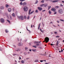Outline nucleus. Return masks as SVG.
Returning a JSON list of instances; mask_svg holds the SVG:
<instances>
[{
  "mask_svg": "<svg viewBox=\"0 0 64 64\" xmlns=\"http://www.w3.org/2000/svg\"><path fill=\"white\" fill-rule=\"evenodd\" d=\"M50 1V0H44V1Z\"/></svg>",
  "mask_w": 64,
  "mask_h": 64,
  "instance_id": "obj_39",
  "label": "nucleus"
},
{
  "mask_svg": "<svg viewBox=\"0 0 64 64\" xmlns=\"http://www.w3.org/2000/svg\"><path fill=\"white\" fill-rule=\"evenodd\" d=\"M48 8H50L51 7V6H48Z\"/></svg>",
  "mask_w": 64,
  "mask_h": 64,
  "instance_id": "obj_40",
  "label": "nucleus"
},
{
  "mask_svg": "<svg viewBox=\"0 0 64 64\" xmlns=\"http://www.w3.org/2000/svg\"><path fill=\"white\" fill-rule=\"evenodd\" d=\"M12 16L13 17H15V14L14 13H13L12 14Z\"/></svg>",
  "mask_w": 64,
  "mask_h": 64,
  "instance_id": "obj_18",
  "label": "nucleus"
},
{
  "mask_svg": "<svg viewBox=\"0 0 64 64\" xmlns=\"http://www.w3.org/2000/svg\"><path fill=\"white\" fill-rule=\"evenodd\" d=\"M55 49L56 50H57V49L56 48H55Z\"/></svg>",
  "mask_w": 64,
  "mask_h": 64,
  "instance_id": "obj_61",
  "label": "nucleus"
},
{
  "mask_svg": "<svg viewBox=\"0 0 64 64\" xmlns=\"http://www.w3.org/2000/svg\"><path fill=\"white\" fill-rule=\"evenodd\" d=\"M21 62L22 63H23V64H24V61L22 60L21 61Z\"/></svg>",
  "mask_w": 64,
  "mask_h": 64,
  "instance_id": "obj_25",
  "label": "nucleus"
},
{
  "mask_svg": "<svg viewBox=\"0 0 64 64\" xmlns=\"http://www.w3.org/2000/svg\"><path fill=\"white\" fill-rule=\"evenodd\" d=\"M5 31L6 33H8V30L7 29L5 30Z\"/></svg>",
  "mask_w": 64,
  "mask_h": 64,
  "instance_id": "obj_21",
  "label": "nucleus"
},
{
  "mask_svg": "<svg viewBox=\"0 0 64 64\" xmlns=\"http://www.w3.org/2000/svg\"><path fill=\"white\" fill-rule=\"evenodd\" d=\"M38 10H39V11H41V10H42V8H38Z\"/></svg>",
  "mask_w": 64,
  "mask_h": 64,
  "instance_id": "obj_22",
  "label": "nucleus"
},
{
  "mask_svg": "<svg viewBox=\"0 0 64 64\" xmlns=\"http://www.w3.org/2000/svg\"><path fill=\"white\" fill-rule=\"evenodd\" d=\"M26 28L27 30L28 31H29V33H30L31 32V31H30V30H28V28H27V26L26 27Z\"/></svg>",
  "mask_w": 64,
  "mask_h": 64,
  "instance_id": "obj_13",
  "label": "nucleus"
},
{
  "mask_svg": "<svg viewBox=\"0 0 64 64\" xmlns=\"http://www.w3.org/2000/svg\"><path fill=\"white\" fill-rule=\"evenodd\" d=\"M8 11L9 12H11V11H12V9L11 8H8Z\"/></svg>",
  "mask_w": 64,
  "mask_h": 64,
  "instance_id": "obj_11",
  "label": "nucleus"
},
{
  "mask_svg": "<svg viewBox=\"0 0 64 64\" xmlns=\"http://www.w3.org/2000/svg\"><path fill=\"white\" fill-rule=\"evenodd\" d=\"M20 5H22V4H22V2H20Z\"/></svg>",
  "mask_w": 64,
  "mask_h": 64,
  "instance_id": "obj_28",
  "label": "nucleus"
},
{
  "mask_svg": "<svg viewBox=\"0 0 64 64\" xmlns=\"http://www.w3.org/2000/svg\"><path fill=\"white\" fill-rule=\"evenodd\" d=\"M26 60H28V59H29V58H26Z\"/></svg>",
  "mask_w": 64,
  "mask_h": 64,
  "instance_id": "obj_58",
  "label": "nucleus"
},
{
  "mask_svg": "<svg viewBox=\"0 0 64 64\" xmlns=\"http://www.w3.org/2000/svg\"><path fill=\"white\" fill-rule=\"evenodd\" d=\"M58 12L60 14L63 13V10L61 9H59L58 10Z\"/></svg>",
  "mask_w": 64,
  "mask_h": 64,
  "instance_id": "obj_5",
  "label": "nucleus"
},
{
  "mask_svg": "<svg viewBox=\"0 0 64 64\" xmlns=\"http://www.w3.org/2000/svg\"><path fill=\"white\" fill-rule=\"evenodd\" d=\"M7 21H8V22H9V23H10V21H9V20H7Z\"/></svg>",
  "mask_w": 64,
  "mask_h": 64,
  "instance_id": "obj_26",
  "label": "nucleus"
},
{
  "mask_svg": "<svg viewBox=\"0 0 64 64\" xmlns=\"http://www.w3.org/2000/svg\"><path fill=\"white\" fill-rule=\"evenodd\" d=\"M58 42H59L58 41L56 43V45H58Z\"/></svg>",
  "mask_w": 64,
  "mask_h": 64,
  "instance_id": "obj_30",
  "label": "nucleus"
},
{
  "mask_svg": "<svg viewBox=\"0 0 64 64\" xmlns=\"http://www.w3.org/2000/svg\"><path fill=\"white\" fill-rule=\"evenodd\" d=\"M40 62H43V61L42 60H40Z\"/></svg>",
  "mask_w": 64,
  "mask_h": 64,
  "instance_id": "obj_53",
  "label": "nucleus"
},
{
  "mask_svg": "<svg viewBox=\"0 0 64 64\" xmlns=\"http://www.w3.org/2000/svg\"><path fill=\"white\" fill-rule=\"evenodd\" d=\"M40 25H41V24L40 23L39 24V25H38V30H39V28H40Z\"/></svg>",
  "mask_w": 64,
  "mask_h": 64,
  "instance_id": "obj_14",
  "label": "nucleus"
},
{
  "mask_svg": "<svg viewBox=\"0 0 64 64\" xmlns=\"http://www.w3.org/2000/svg\"><path fill=\"white\" fill-rule=\"evenodd\" d=\"M55 8H59L58 6H56L55 7Z\"/></svg>",
  "mask_w": 64,
  "mask_h": 64,
  "instance_id": "obj_33",
  "label": "nucleus"
},
{
  "mask_svg": "<svg viewBox=\"0 0 64 64\" xmlns=\"http://www.w3.org/2000/svg\"><path fill=\"white\" fill-rule=\"evenodd\" d=\"M19 60H21V58L20 56L19 57Z\"/></svg>",
  "mask_w": 64,
  "mask_h": 64,
  "instance_id": "obj_38",
  "label": "nucleus"
},
{
  "mask_svg": "<svg viewBox=\"0 0 64 64\" xmlns=\"http://www.w3.org/2000/svg\"><path fill=\"white\" fill-rule=\"evenodd\" d=\"M54 34H57V32H54Z\"/></svg>",
  "mask_w": 64,
  "mask_h": 64,
  "instance_id": "obj_32",
  "label": "nucleus"
},
{
  "mask_svg": "<svg viewBox=\"0 0 64 64\" xmlns=\"http://www.w3.org/2000/svg\"><path fill=\"white\" fill-rule=\"evenodd\" d=\"M44 0H42L41 1V2L42 3H44Z\"/></svg>",
  "mask_w": 64,
  "mask_h": 64,
  "instance_id": "obj_37",
  "label": "nucleus"
},
{
  "mask_svg": "<svg viewBox=\"0 0 64 64\" xmlns=\"http://www.w3.org/2000/svg\"><path fill=\"white\" fill-rule=\"evenodd\" d=\"M31 9H30L29 10V11H28L29 15H30V14H32V13H33V12H34V11H33L30 12H31Z\"/></svg>",
  "mask_w": 64,
  "mask_h": 64,
  "instance_id": "obj_4",
  "label": "nucleus"
},
{
  "mask_svg": "<svg viewBox=\"0 0 64 64\" xmlns=\"http://www.w3.org/2000/svg\"><path fill=\"white\" fill-rule=\"evenodd\" d=\"M0 51H2V50L0 48Z\"/></svg>",
  "mask_w": 64,
  "mask_h": 64,
  "instance_id": "obj_57",
  "label": "nucleus"
},
{
  "mask_svg": "<svg viewBox=\"0 0 64 64\" xmlns=\"http://www.w3.org/2000/svg\"><path fill=\"white\" fill-rule=\"evenodd\" d=\"M32 51H33L34 52H35V51H36V50H35L34 49H32Z\"/></svg>",
  "mask_w": 64,
  "mask_h": 64,
  "instance_id": "obj_31",
  "label": "nucleus"
},
{
  "mask_svg": "<svg viewBox=\"0 0 64 64\" xmlns=\"http://www.w3.org/2000/svg\"><path fill=\"white\" fill-rule=\"evenodd\" d=\"M60 21H62V22H64V20L62 19H60Z\"/></svg>",
  "mask_w": 64,
  "mask_h": 64,
  "instance_id": "obj_36",
  "label": "nucleus"
},
{
  "mask_svg": "<svg viewBox=\"0 0 64 64\" xmlns=\"http://www.w3.org/2000/svg\"><path fill=\"white\" fill-rule=\"evenodd\" d=\"M10 19H11V20L12 19V16H10Z\"/></svg>",
  "mask_w": 64,
  "mask_h": 64,
  "instance_id": "obj_34",
  "label": "nucleus"
},
{
  "mask_svg": "<svg viewBox=\"0 0 64 64\" xmlns=\"http://www.w3.org/2000/svg\"><path fill=\"white\" fill-rule=\"evenodd\" d=\"M53 44H50V45H51V46H52V45L53 46Z\"/></svg>",
  "mask_w": 64,
  "mask_h": 64,
  "instance_id": "obj_52",
  "label": "nucleus"
},
{
  "mask_svg": "<svg viewBox=\"0 0 64 64\" xmlns=\"http://www.w3.org/2000/svg\"><path fill=\"white\" fill-rule=\"evenodd\" d=\"M1 8H4V7L2 6L1 7Z\"/></svg>",
  "mask_w": 64,
  "mask_h": 64,
  "instance_id": "obj_56",
  "label": "nucleus"
},
{
  "mask_svg": "<svg viewBox=\"0 0 64 64\" xmlns=\"http://www.w3.org/2000/svg\"><path fill=\"white\" fill-rule=\"evenodd\" d=\"M30 18V16H28L27 18H28V19H29V18Z\"/></svg>",
  "mask_w": 64,
  "mask_h": 64,
  "instance_id": "obj_41",
  "label": "nucleus"
},
{
  "mask_svg": "<svg viewBox=\"0 0 64 64\" xmlns=\"http://www.w3.org/2000/svg\"><path fill=\"white\" fill-rule=\"evenodd\" d=\"M28 48H25V50H27V49H28Z\"/></svg>",
  "mask_w": 64,
  "mask_h": 64,
  "instance_id": "obj_49",
  "label": "nucleus"
},
{
  "mask_svg": "<svg viewBox=\"0 0 64 64\" xmlns=\"http://www.w3.org/2000/svg\"><path fill=\"white\" fill-rule=\"evenodd\" d=\"M51 11H53L54 12V14H56L57 12H56V10L55 8H52L51 10Z\"/></svg>",
  "mask_w": 64,
  "mask_h": 64,
  "instance_id": "obj_2",
  "label": "nucleus"
},
{
  "mask_svg": "<svg viewBox=\"0 0 64 64\" xmlns=\"http://www.w3.org/2000/svg\"><path fill=\"white\" fill-rule=\"evenodd\" d=\"M60 37V36H56V38H57V37Z\"/></svg>",
  "mask_w": 64,
  "mask_h": 64,
  "instance_id": "obj_45",
  "label": "nucleus"
},
{
  "mask_svg": "<svg viewBox=\"0 0 64 64\" xmlns=\"http://www.w3.org/2000/svg\"><path fill=\"white\" fill-rule=\"evenodd\" d=\"M33 47H34V48H36V46H33Z\"/></svg>",
  "mask_w": 64,
  "mask_h": 64,
  "instance_id": "obj_44",
  "label": "nucleus"
},
{
  "mask_svg": "<svg viewBox=\"0 0 64 64\" xmlns=\"http://www.w3.org/2000/svg\"><path fill=\"white\" fill-rule=\"evenodd\" d=\"M38 48H40V49H42V48L41 47H38Z\"/></svg>",
  "mask_w": 64,
  "mask_h": 64,
  "instance_id": "obj_46",
  "label": "nucleus"
},
{
  "mask_svg": "<svg viewBox=\"0 0 64 64\" xmlns=\"http://www.w3.org/2000/svg\"><path fill=\"white\" fill-rule=\"evenodd\" d=\"M48 6V4H44V7H46Z\"/></svg>",
  "mask_w": 64,
  "mask_h": 64,
  "instance_id": "obj_7",
  "label": "nucleus"
},
{
  "mask_svg": "<svg viewBox=\"0 0 64 64\" xmlns=\"http://www.w3.org/2000/svg\"><path fill=\"white\" fill-rule=\"evenodd\" d=\"M6 8H8V7H9V6L8 5V4H6Z\"/></svg>",
  "mask_w": 64,
  "mask_h": 64,
  "instance_id": "obj_16",
  "label": "nucleus"
},
{
  "mask_svg": "<svg viewBox=\"0 0 64 64\" xmlns=\"http://www.w3.org/2000/svg\"><path fill=\"white\" fill-rule=\"evenodd\" d=\"M18 46H22L23 45V44L21 42L19 43L18 44Z\"/></svg>",
  "mask_w": 64,
  "mask_h": 64,
  "instance_id": "obj_10",
  "label": "nucleus"
},
{
  "mask_svg": "<svg viewBox=\"0 0 64 64\" xmlns=\"http://www.w3.org/2000/svg\"><path fill=\"white\" fill-rule=\"evenodd\" d=\"M60 6H62V7L63 6V5H62V4H60Z\"/></svg>",
  "mask_w": 64,
  "mask_h": 64,
  "instance_id": "obj_48",
  "label": "nucleus"
},
{
  "mask_svg": "<svg viewBox=\"0 0 64 64\" xmlns=\"http://www.w3.org/2000/svg\"><path fill=\"white\" fill-rule=\"evenodd\" d=\"M56 22H58V23H59V21H56Z\"/></svg>",
  "mask_w": 64,
  "mask_h": 64,
  "instance_id": "obj_51",
  "label": "nucleus"
},
{
  "mask_svg": "<svg viewBox=\"0 0 64 64\" xmlns=\"http://www.w3.org/2000/svg\"><path fill=\"white\" fill-rule=\"evenodd\" d=\"M61 40L60 38L58 39V40Z\"/></svg>",
  "mask_w": 64,
  "mask_h": 64,
  "instance_id": "obj_59",
  "label": "nucleus"
},
{
  "mask_svg": "<svg viewBox=\"0 0 64 64\" xmlns=\"http://www.w3.org/2000/svg\"><path fill=\"white\" fill-rule=\"evenodd\" d=\"M24 11H27L28 10V8H24Z\"/></svg>",
  "mask_w": 64,
  "mask_h": 64,
  "instance_id": "obj_12",
  "label": "nucleus"
},
{
  "mask_svg": "<svg viewBox=\"0 0 64 64\" xmlns=\"http://www.w3.org/2000/svg\"><path fill=\"white\" fill-rule=\"evenodd\" d=\"M63 50H62H62H61V52H63Z\"/></svg>",
  "mask_w": 64,
  "mask_h": 64,
  "instance_id": "obj_54",
  "label": "nucleus"
},
{
  "mask_svg": "<svg viewBox=\"0 0 64 64\" xmlns=\"http://www.w3.org/2000/svg\"><path fill=\"white\" fill-rule=\"evenodd\" d=\"M31 28H32V27H33V26H32V25H31Z\"/></svg>",
  "mask_w": 64,
  "mask_h": 64,
  "instance_id": "obj_60",
  "label": "nucleus"
},
{
  "mask_svg": "<svg viewBox=\"0 0 64 64\" xmlns=\"http://www.w3.org/2000/svg\"><path fill=\"white\" fill-rule=\"evenodd\" d=\"M38 60L37 59H36L35 60V61L34 62H38Z\"/></svg>",
  "mask_w": 64,
  "mask_h": 64,
  "instance_id": "obj_23",
  "label": "nucleus"
},
{
  "mask_svg": "<svg viewBox=\"0 0 64 64\" xmlns=\"http://www.w3.org/2000/svg\"><path fill=\"white\" fill-rule=\"evenodd\" d=\"M36 13H38V11L37 10H36Z\"/></svg>",
  "mask_w": 64,
  "mask_h": 64,
  "instance_id": "obj_27",
  "label": "nucleus"
},
{
  "mask_svg": "<svg viewBox=\"0 0 64 64\" xmlns=\"http://www.w3.org/2000/svg\"><path fill=\"white\" fill-rule=\"evenodd\" d=\"M38 0H36L35 2V4H37L38 3Z\"/></svg>",
  "mask_w": 64,
  "mask_h": 64,
  "instance_id": "obj_15",
  "label": "nucleus"
},
{
  "mask_svg": "<svg viewBox=\"0 0 64 64\" xmlns=\"http://www.w3.org/2000/svg\"><path fill=\"white\" fill-rule=\"evenodd\" d=\"M59 0H53L52 1V2H53V3H54V2H58V1H59Z\"/></svg>",
  "mask_w": 64,
  "mask_h": 64,
  "instance_id": "obj_9",
  "label": "nucleus"
},
{
  "mask_svg": "<svg viewBox=\"0 0 64 64\" xmlns=\"http://www.w3.org/2000/svg\"><path fill=\"white\" fill-rule=\"evenodd\" d=\"M27 5V3L26 2H24L22 4V5L23 6H26Z\"/></svg>",
  "mask_w": 64,
  "mask_h": 64,
  "instance_id": "obj_8",
  "label": "nucleus"
},
{
  "mask_svg": "<svg viewBox=\"0 0 64 64\" xmlns=\"http://www.w3.org/2000/svg\"><path fill=\"white\" fill-rule=\"evenodd\" d=\"M39 45V44L38 43H37L36 44V46H38Z\"/></svg>",
  "mask_w": 64,
  "mask_h": 64,
  "instance_id": "obj_24",
  "label": "nucleus"
},
{
  "mask_svg": "<svg viewBox=\"0 0 64 64\" xmlns=\"http://www.w3.org/2000/svg\"><path fill=\"white\" fill-rule=\"evenodd\" d=\"M46 53H45L44 54V55L46 56Z\"/></svg>",
  "mask_w": 64,
  "mask_h": 64,
  "instance_id": "obj_50",
  "label": "nucleus"
},
{
  "mask_svg": "<svg viewBox=\"0 0 64 64\" xmlns=\"http://www.w3.org/2000/svg\"><path fill=\"white\" fill-rule=\"evenodd\" d=\"M0 21L1 23H4V19L3 18H1L0 19Z\"/></svg>",
  "mask_w": 64,
  "mask_h": 64,
  "instance_id": "obj_6",
  "label": "nucleus"
},
{
  "mask_svg": "<svg viewBox=\"0 0 64 64\" xmlns=\"http://www.w3.org/2000/svg\"><path fill=\"white\" fill-rule=\"evenodd\" d=\"M45 11H46V10H42V12H44Z\"/></svg>",
  "mask_w": 64,
  "mask_h": 64,
  "instance_id": "obj_47",
  "label": "nucleus"
},
{
  "mask_svg": "<svg viewBox=\"0 0 64 64\" xmlns=\"http://www.w3.org/2000/svg\"><path fill=\"white\" fill-rule=\"evenodd\" d=\"M24 18L25 19L26 18V16H24Z\"/></svg>",
  "mask_w": 64,
  "mask_h": 64,
  "instance_id": "obj_35",
  "label": "nucleus"
},
{
  "mask_svg": "<svg viewBox=\"0 0 64 64\" xmlns=\"http://www.w3.org/2000/svg\"><path fill=\"white\" fill-rule=\"evenodd\" d=\"M17 51H19V50H16Z\"/></svg>",
  "mask_w": 64,
  "mask_h": 64,
  "instance_id": "obj_63",
  "label": "nucleus"
},
{
  "mask_svg": "<svg viewBox=\"0 0 64 64\" xmlns=\"http://www.w3.org/2000/svg\"><path fill=\"white\" fill-rule=\"evenodd\" d=\"M43 6H44V4H41L40 5V7H42Z\"/></svg>",
  "mask_w": 64,
  "mask_h": 64,
  "instance_id": "obj_20",
  "label": "nucleus"
},
{
  "mask_svg": "<svg viewBox=\"0 0 64 64\" xmlns=\"http://www.w3.org/2000/svg\"><path fill=\"white\" fill-rule=\"evenodd\" d=\"M26 54H26V52H25L24 53V55H26Z\"/></svg>",
  "mask_w": 64,
  "mask_h": 64,
  "instance_id": "obj_43",
  "label": "nucleus"
},
{
  "mask_svg": "<svg viewBox=\"0 0 64 64\" xmlns=\"http://www.w3.org/2000/svg\"><path fill=\"white\" fill-rule=\"evenodd\" d=\"M14 10H15V9H14V8H13L12 9V10L13 11H14Z\"/></svg>",
  "mask_w": 64,
  "mask_h": 64,
  "instance_id": "obj_55",
  "label": "nucleus"
},
{
  "mask_svg": "<svg viewBox=\"0 0 64 64\" xmlns=\"http://www.w3.org/2000/svg\"><path fill=\"white\" fill-rule=\"evenodd\" d=\"M29 51H31V50L30 49V50H29Z\"/></svg>",
  "mask_w": 64,
  "mask_h": 64,
  "instance_id": "obj_62",
  "label": "nucleus"
},
{
  "mask_svg": "<svg viewBox=\"0 0 64 64\" xmlns=\"http://www.w3.org/2000/svg\"><path fill=\"white\" fill-rule=\"evenodd\" d=\"M45 64H47V63H45Z\"/></svg>",
  "mask_w": 64,
  "mask_h": 64,
  "instance_id": "obj_64",
  "label": "nucleus"
},
{
  "mask_svg": "<svg viewBox=\"0 0 64 64\" xmlns=\"http://www.w3.org/2000/svg\"><path fill=\"white\" fill-rule=\"evenodd\" d=\"M41 42L40 41L39 42H34V44H35L36 43H40Z\"/></svg>",
  "mask_w": 64,
  "mask_h": 64,
  "instance_id": "obj_17",
  "label": "nucleus"
},
{
  "mask_svg": "<svg viewBox=\"0 0 64 64\" xmlns=\"http://www.w3.org/2000/svg\"><path fill=\"white\" fill-rule=\"evenodd\" d=\"M44 40L43 42H45L46 41V43H47L49 41V38L48 37H46L44 39Z\"/></svg>",
  "mask_w": 64,
  "mask_h": 64,
  "instance_id": "obj_1",
  "label": "nucleus"
},
{
  "mask_svg": "<svg viewBox=\"0 0 64 64\" xmlns=\"http://www.w3.org/2000/svg\"><path fill=\"white\" fill-rule=\"evenodd\" d=\"M18 18L20 19H21V20H23L24 19V18H23V16H18Z\"/></svg>",
  "mask_w": 64,
  "mask_h": 64,
  "instance_id": "obj_3",
  "label": "nucleus"
},
{
  "mask_svg": "<svg viewBox=\"0 0 64 64\" xmlns=\"http://www.w3.org/2000/svg\"><path fill=\"white\" fill-rule=\"evenodd\" d=\"M48 13L50 14H51V11L50 10H49L48 11Z\"/></svg>",
  "mask_w": 64,
  "mask_h": 64,
  "instance_id": "obj_19",
  "label": "nucleus"
},
{
  "mask_svg": "<svg viewBox=\"0 0 64 64\" xmlns=\"http://www.w3.org/2000/svg\"><path fill=\"white\" fill-rule=\"evenodd\" d=\"M25 0H20V1L22 2V1H25Z\"/></svg>",
  "mask_w": 64,
  "mask_h": 64,
  "instance_id": "obj_42",
  "label": "nucleus"
},
{
  "mask_svg": "<svg viewBox=\"0 0 64 64\" xmlns=\"http://www.w3.org/2000/svg\"><path fill=\"white\" fill-rule=\"evenodd\" d=\"M24 8H28L26 6H25L24 7Z\"/></svg>",
  "mask_w": 64,
  "mask_h": 64,
  "instance_id": "obj_29",
  "label": "nucleus"
}]
</instances>
